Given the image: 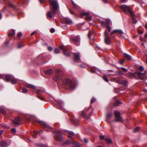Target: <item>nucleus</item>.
Wrapping results in <instances>:
<instances>
[{"label": "nucleus", "instance_id": "obj_12", "mask_svg": "<svg viewBox=\"0 0 147 147\" xmlns=\"http://www.w3.org/2000/svg\"><path fill=\"white\" fill-rule=\"evenodd\" d=\"M119 34L121 35H122L123 34V32L121 30H113L111 33V34Z\"/></svg>", "mask_w": 147, "mask_h": 147}, {"label": "nucleus", "instance_id": "obj_33", "mask_svg": "<svg viewBox=\"0 0 147 147\" xmlns=\"http://www.w3.org/2000/svg\"><path fill=\"white\" fill-rule=\"evenodd\" d=\"M103 78L104 80L106 82H108V81H109L107 77L106 76H103Z\"/></svg>", "mask_w": 147, "mask_h": 147}, {"label": "nucleus", "instance_id": "obj_57", "mask_svg": "<svg viewBox=\"0 0 147 147\" xmlns=\"http://www.w3.org/2000/svg\"><path fill=\"white\" fill-rule=\"evenodd\" d=\"M3 132V131L2 130L0 131V135L2 134Z\"/></svg>", "mask_w": 147, "mask_h": 147}, {"label": "nucleus", "instance_id": "obj_54", "mask_svg": "<svg viewBox=\"0 0 147 147\" xmlns=\"http://www.w3.org/2000/svg\"><path fill=\"white\" fill-rule=\"evenodd\" d=\"M36 32L35 31H34V32H33L31 34V35L32 36L33 35H34L36 33Z\"/></svg>", "mask_w": 147, "mask_h": 147}, {"label": "nucleus", "instance_id": "obj_16", "mask_svg": "<svg viewBox=\"0 0 147 147\" xmlns=\"http://www.w3.org/2000/svg\"><path fill=\"white\" fill-rule=\"evenodd\" d=\"M21 119L19 117L15 118L13 121V123L15 125H19L20 124V122L21 121Z\"/></svg>", "mask_w": 147, "mask_h": 147}, {"label": "nucleus", "instance_id": "obj_39", "mask_svg": "<svg viewBox=\"0 0 147 147\" xmlns=\"http://www.w3.org/2000/svg\"><path fill=\"white\" fill-rule=\"evenodd\" d=\"M112 116V114L111 113H109L107 114V118H109L110 117Z\"/></svg>", "mask_w": 147, "mask_h": 147}, {"label": "nucleus", "instance_id": "obj_6", "mask_svg": "<svg viewBox=\"0 0 147 147\" xmlns=\"http://www.w3.org/2000/svg\"><path fill=\"white\" fill-rule=\"evenodd\" d=\"M68 134L69 135L68 137V138H70L71 140H67V141H66V143L67 144L70 143H73V144H75L73 140L74 137V136L75 135L74 133L72 131H68Z\"/></svg>", "mask_w": 147, "mask_h": 147}, {"label": "nucleus", "instance_id": "obj_42", "mask_svg": "<svg viewBox=\"0 0 147 147\" xmlns=\"http://www.w3.org/2000/svg\"><path fill=\"white\" fill-rule=\"evenodd\" d=\"M22 35V34L21 32H19L18 33L17 35V36L19 38Z\"/></svg>", "mask_w": 147, "mask_h": 147}, {"label": "nucleus", "instance_id": "obj_23", "mask_svg": "<svg viewBox=\"0 0 147 147\" xmlns=\"http://www.w3.org/2000/svg\"><path fill=\"white\" fill-rule=\"evenodd\" d=\"M26 86L28 88H30L33 89L35 88V87L34 86L30 84H27L26 85Z\"/></svg>", "mask_w": 147, "mask_h": 147}, {"label": "nucleus", "instance_id": "obj_15", "mask_svg": "<svg viewBox=\"0 0 147 147\" xmlns=\"http://www.w3.org/2000/svg\"><path fill=\"white\" fill-rule=\"evenodd\" d=\"M74 61L75 62H78L80 61V56L79 54L78 53H74Z\"/></svg>", "mask_w": 147, "mask_h": 147}, {"label": "nucleus", "instance_id": "obj_26", "mask_svg": "<svg viewBox=\"0 0 147 147\" xmlns=\"http://www.w3.org/2000/svg\"><path fill=\"white\" fill-rule=\"evenodd\" d=\"M57 137L56 138L58 140L60 141L61 140V137L60 135H59V134H57Z\"/></svg>", "mask_w": 147, "mask_h": 147}, {"label": "nucleus", "instance_id": "obj_48", "mask_svg": "<svg viewBox=\"0 0 147 147\" xmlns=\"http://www.w3.org/2000/svg\"><path fill=\"white\" fill-rule=\"evenodd\" d=\"M84 141L85 143H87L88 142V140L86 138H84Z\"/></svg>", "mask_w": 147, "mask_h": 147}, {"label": "nucleus", "instance_id": "obj_31", "mask_svg": "<svg viewBox=\"0 0 147 147\" xmlns=\"http://www.w3.org/2000/svg\"><path fill=\"white\" fill-rule=\"evenodd\" d=\"M0 111L1 113H2L4 115H5L6 113L5 111L3 109H1L0 110Z\"/></svg>", "mask_w": 147, "mask_h": 147}, {"label": "nucleus", "instance_id": "obj_27", "mask_svg": "<svg viewBox=\"0 0 147 147\" xmlns=\"http://www.w3.org/2000/svg\"><path fill=\"white\" fill-rule=\"evenodd\" d=\"M15 34V32L14 31H12L10 33L9 35L8 36L9 37L12 36H14Z\"/></svg>", "mask_w": 147, "mask_h": 147}, {"label": "nucleus", "instance_id": "obj_46", "mask_svg": "<svg viewBox=\"0 0 147 147\" xmlns=\"http://www.w3.org/2000/svg\"><path fill=\"white\" fill-rule=\"evenodd\" d=\"M139 129V127H136L134 129V131L136 132Z\"/></svg>", "mask_w": 147, "mask_h": 147}, {"label": "nucleus", "instance_id": "obj_61", "mask_svg": "<svg viewBox=\"0 0 147 147\" xmlns=\"http://www.w3.org/2000/svg\"><path fill=\"white\" fill-rule=\"evenodd\" d=\"M145 36L146 38H147V34H146L145 35Z\"/></svg>", "mask_w": 147, "mask_h": 147}, {"label": "nucleus", "instance_id": "obj_14", "mask_svg": "<svg viewBox=\"0 0 147 147\" xmlns=\"http://www.w3.org/2000/svg\"><path fill=\"white\" fill-rule=\"evenodd\" d=\"M39 123L40 124L42 125L45 126V129L46 130H47V129L51 130L52 129L51 127L49 126L48 125H47L45 123L42 121H40L39 122Z\"/></svg>", "mask_w": 147, "mask_h": 147}, {"label": "nucleus", "instance_id": "obj_29", "mask_svg": "<svg viewBox=\"0 0 147 147\" xmlns=\"http://www.w3.org/2000/svg\"><path fill=\"white\" fill-rule=\"evenodd\" d=\"M22 90V92L24 93H26L28 92V90L25 88H23Z\"/></svg>", "mask_w": 147, "mask_h": 147}, {"label": "nucleus", "instance_id": "obj_3", "mask_svg": "<svg viewBox=\"0 0 147 147\" xmlns=\"http://www.w3.org/2000/svg\"><path fill=\"white\" fill-rule=\"evenodd\" d=\"M0 78L3 79L7 82H11L13 84L16 83L18 80L15 79L14 77L11 75H0Z\"/></svg>", "mask_w": 147, "mask_h": 147}, {"label": "nucleus", "instance_id": "obj_40", "mask_svg": "<svg viewBox=\"0 0 147 147\" xmlns=\"http://www.w3.org/2000/svg\"><path fill=\"white\" fill-rule=\"evenodd\" d=\"M132 20L134 23H136V20L134 18V17L132 18Z\"/></svg>", "mask_w": 147, "mask_h": 147}, {"label": "nucleus", "instance_id": "obj_2", "mask_svg": "<svg viewBox=\"0 0 147 147\" xmlns=\"http://www.w3.org/2000/svg\"><path fill=\"white\" fill-rule=\"evenodd\" d=\"M50 7L53 12V14L55 16L56 14L59 7L58 4L56 0H49Z\"/></svg>", "mask_w": 147, "mask_h": 147}, {"label": "nucleus", "instance_id": "obj_22", "mask_svg": "<svg viewBox=\"0 0 147 147\" xmlns=\"http://www.w3.org/2000/svg\"><path fill=\"white\" fill-rule=\"evenodd\" d=\"M47 15L48 19L49 18H52V13L51 11H48L47 13Z\"/></svg>", "mask_w": 147, "mask_h": 147}, {"label": "nucleus", "instance_id": "obj_56", "mask_svg": "<svg viewBox=\"0 0 147 147\" xmlns=\"http://www.w3.org/2000/svg\"><path fill=\"white\" fill-rule=\"evenodd\" d=\"M138 32L139 34H142L143 33L142 32L140 31H138Z\"/></svg>", "mask_w": 147, "mask_h": 147}, {"label": "nucleus", "instance_id": "obj_44", "mask_svg": "<svg viewBox=\"0 0 147 147\" xmlns=\"http://www.w3.org/2000/svg\"><path fill=\"white\" fill-rule=\"evenodd\" d=\"M55 30L54 28H51L50 30V32L51 33H53L54 32H55Z\"/></svg>", "mask_w": 147, "mask_h": 147}, {"label": "nucleus", "instance_id": "obj_64", "mask_svg": "<svg viewBox=\"0 0 147 147\" xmlns=\"http://www.w3.org/2000/svg\"><path fill=\"white\" fill-rule=\"evenodd\" d=\"M97 147H102L101 146H97Z\"/></svg>", "mask_w": 147, "mask_h": 147}, {"label": "nucleus", "instance_id": "obj_4", "mask_svg": "<svg viewBox=\"0 0 147 147\" xmlns=\"http://www.w3.org/2000/svg\"><path fill=\"white\" fill-rule=\"evenodd\" d=\"M92 111V108L91 107L84 109L81 114V116L84 117L86 119H88L90 117L89 115L91 114Z\"/></svg>", "mask_w": 147, "mask_h": 147}, {"label": "nucleus", "instance_id": "obj_55", "mask_svg": "<svg viewBox=\"0 0 147 147\" xmlns=\"http://www.w3.org/2000/svg\"><path fill=\"white\" fill-rule=\"evenodd\" d=\"M45 0H40V2L41 3H43Z\"/></svg>", "mask_w": 147, "mask_h": 147}, {"label": "nucleus", "instance_id": "obj_8", "mask_svg": "<svg viewBox=\"0 0 147 147\" xmlns=\"http://www.w3.org/2000/svg\"><path fill=\"white\" fill-rule=\"evenodd\" d=\"M115 120L118 121H122L123 120L122 118L120 116V114L119 112L115 111Z\"/></svg>", "mask_w": 147, "mask_h": 147}, {"label": "nucleus", "instance_id": "obj_47", "mask_svg": "<svg viewBox=\"0 0 147 147\" xmlns=\"http://www.w3.org/2000/svg\"><path fill=\"white\" fill-rule=\"evenodd\" d=\"M96 101V99L95 98H92L91 100V103H93L94 102Z\"/></svg>", "mask_w": 147, "mask_h": 147}, {"label": "nucleus", "instance_id": "obj_52", "mask_svg": "<svg viewBox=\"0 0 147 147\" xmlns=\"http://www.w3.org/2000/svg\"><path fill=\"white\" fill-rule=\"evenodd\" d=\"M88 36L89 38H91V35H90V32H89L88 34Z\"/></svg>", "mask_w": 147, "mask_h": 147}, {"label": "nucleus", "instance_id": "obj_36", "mask_svg": "<svg viewBox=\"0 0 147 147\" xmlns=\"http://www.w3.org/2000/svg\"><path fill=\"white\" fill-rule=\"evenodd\" d=\"M125 60L123 59H121L119 61V63L121 64H123L124 63H125Z\"/></svg>", "mask_w": 147, "mask_h": 147}, {"label": "nucleus", "instance_id": "obj_38", "mask_svg": "<svg viewBox=\"0 0 147 147\" xmlns=\"http://www.w3.org/2000/svg\"><path fill=\"white\" fill-rule=\"evenodd\" d=\"M23 45L22 44V43H19L18 44V47L19 48H21V47H23Z\"/></svg>", "mask_w": 147, "mask_h": 147}, {"label": "nucleus", "instance_id": "obj_34", "mask_svg": "<svg viewBox=\"0 0 147 147\" xmlns=\"http://www.w3.org/2000/svg\"><path fill=\"white\" fill-rule=\"evenodd\" d=\"M139 69L140 71H144V69L142 66H140L139 67Z\"/></svg>", "mask_w": 147, "mask_h": 147}, {"label": "nucleus", "instance_id": "obj_49", "mask_svg": "<svg viewBox=\"0 0 147 147\" xmlns=\"http://www.w3.org/2000/svg\"><path fill=\"white\" fill-rule=\"evenodd\" d=\"M48 50L49 51H51L52 50V48L51 47H48Z\"/></svg>", "mask_w": 147, "mask_h": 147}, {"label": "nucleus", "instance_id": "obj_7", "mask_svg": "<svg viewBox=\"0 0 147 147\" xmlns=\"http://www.w3.org/2000/svg\"><path fill=\"white\" fill-rule=\"evenodd\" d=\"M80 16L83 18L85 16L86 19L88 20H90L91 19V16L90 14L87 12H83L80 14Z\"/></svg>", "mask_w": 147, "mask_h": 147}, {"label": "nucleus", "instance_id": "obj_10", "mask_svg": "<svg viewBox=\"0 0 147 147\" xmlns=\"http://www.w3.org/2000/svg\"><path fill=\"white\" fill-rule=\"evenodd\" d=\"M70 39L71 40L75 43L79 42L80 40L79 37L78 36H71Z\"/></svg>", "mask_w": 147, "mask_h": 147}, {"label": "nucleus", "instance_id": "obj_62", "mask_svg": "<svg viewBox=\"0 0 147 147\" xmlns=\"http://www.w3.org/2000/svg\"><path fill=\"white\" fill-rule=\"evenodd\" d=\"M123 2H124L126 1V0H121Z\"/></svg>", "mask_w": 147, "mask_h": 147}, {"label": "nucleus", "instance_id": "obj_1", "mask_svg": "<svg viewBox=\"0 0 147 147\" xmlns=\"http://www.w3.org/2000/svg\"><path fill=\"white\" fill-rule=\"evenodd\" d=\"M63 85L66 89H72L74 87L73 81L69 78H65L63 80Z\"/></svg>", "mask_w": 147, "mask_h": 147}, {"label": "nucleus", "instance_id": "obj_11", "mask_svg": "<svg viewBox=\"0 0 147 147\" xmlns=\"http://www.w3.org/2000/svg\"><path fill=\"white\" fill-rule=\"evenodd\" d=\"M120 8L123 10L124 12H126L128 11L130 9V7L125 5H123L120 6Z\"/></svg>", "mask_w": 147, "mask_h": 147}, {"label": "nucleus", "instance_id": "obj_25", "mask_svg": "<svg viewBox=\"0 0 147 147\" xmlns=\"http://www.w3.org/2000/svg\"><path fill=\"white\" fill-rule=\"evenodd\" d=\"M53 71L51 69H50L46 71V73L48 74H51L53 73Z\"/></svg>", "mask_w": 147, "mask_h": 147}, {"label": "nucleus", "instance_id": "obj_19", "mask_svg": "<svg viewBox=\"0 0 147 147\" xmlns=\"http://www.w3.org/2000/svg\"><path fill=\"white\" fill-rule=\"evenodd\" d=\"M0 146L2 147H5L7 146V144L5 141H2L0 142Z\"/></svg>", "mask_w": 147, "mask_h": 147}, {"label": "nucleus", "instance_id": "obj_18", "mask_svg": "<svg viewBox=\"0 0 147 147\" xmlns=\"http://www.w3.org/2000/svg\"><path fill=\"white\" fill-rule=\"evenodd\" d=\"M64 20L65 21V23L67 24H71L73 23L72 21L68 18H65Z\"/></svg>", "mask_w": 147, "mask_h": 147}, {"label": "nucleus", "instance_id": "obj_60", "mask_svg": "<svg viewBox=\"0 0 147 147\" xmlns=\"http://www.w3.org/2000/svg\"><path fill=\"white\" fill-rule=\"evenodd\" d=\"M145 28L146 29H147V23L146 24Z\"/></svg>", "mask_w": 147, "mask_h": 147}, {"label": "nucleus", "instance_id": "obj_35", "mask_svg": "<svg viewBox=\"0 0 147 147\" xmlns=\"http://www.w3.org/2000/svg\"><path fill=\"white\" fill-rule=\"evenodd\" d=\"M59 52V50L57 49H55L54 50V52L56 54L58 53Z\"/></svg>", "mask_w": 147, "mask_h": 147}, {"label": "nucleus", "instance_id": "obj_5", "mask_svg": "<svg viewBox=\"0 0 147 147\" xmlns=\"http://www.w3.org/2000/svg\"><path fill=\"white\" fill-rule=\"evenodd\" d=\"M55 76L53 78V79L56 81L62 79V76L63 74L62 71L57 69L55 72Z\"/></svg>", "mask_w": 147, "mask_h": 147}, {"label": "nucleus", "instance_id": "obj_58", "mask_svg": "<svg viewBox=\"0 0 147 147\" xmlns=\"http://www.w3.org/2000/svg\"><path fill=\"white\" fill-rule=\"evenodd\" d=\"M103 1L105 3H107L108 2L107 0H103Z\"/></svg>", "mask_w": 147, "mask_h": 147}, {"label": "nucleus", "instance_id": "obj_45", "mask_svg": "<svg viewBox=\"0 0 147 147\" xmlns=\"http://www.w3.org/2000/svg\"><path fill=\"white\" fill-rule=\"evenodd\" d=\"M105 37L107 36H108V33L106 31H105Z\"/></svg>", "mask_w": 147, "mask_h": 147}, {"label": "nucleus", "instance_id": "obj_53", "mask_svg": "<svg viewBox=\"0 0 147 147\" xmlns=\"http://www.w3.org/2000/svg\"><path fill=\"white\" fill-rule=\"evenodd\" d=\"M108 30L110 32L111 31V28L109 26L108 27Z\"/></svg>", "mask_w": 147, "mask_h": 147}, {"label": "nucleus", "instance_id": "obj_30", "mask_svg": "<svg viewBox=\"0 0 147 147\" xmlns=\"http://www.w3.org/2000/svg\"><path fill=\"white\" fill-rule=\"evenodd\" d=\"M58 104L61 107H62L63 105V102L61 101H59L57 102Z\"/></svg>", "mask_w": 147, "mask_h": 147}, {"label": "nucleus", "instance_id": "obj_43", "mask_svg": "<svg viewBox=\"0 0 147 147\" xmlns=\"http://www.w3.org/2000/svg\"><path fill=\"white\" fill-rule=\"evenodd\" d=\"M99 138L100 140H102L104 139V137L103 136L101 135V136H100Z\"/></svg>", "mask_w": 147, "mask_h": 147}, {"label": "nucleus", "instance_id": "obj_20", "mask_svg": "<svg viewBox=\"0 0 147 147\" xmlns=\"http://www.w3.org/2000/svg\"><path fill=\"white\" fill-rule=\"evenodd\" d=\"M111 41L110 38L108 36H107L105 37V41L107 44H109Z\"/></svg>", "mask_w": 147, "mask_h": 147}, {"label": "nucleus", "instance_id": "obj_24", "mask_svg": "<svg viewBox=\"0 0 147 147\" xmlns=\"http://www.w3.org/2000/svg\"><path fill=\"white\" fill-rule=\"evenodd\" d=\"M128 12L129 13V14H130L131 16L132 17V18L134 17V13L130 10V9L128 11Z\"/></svg>", "mask_w": 147, "mask_h": 147}, {"label": "nucleus", "instance_id": "obj_13", "mask_svg": "<svg viewBox=\"0 0 147 147\" xmlns=\"http://www.w3.org/2000/svg\"><path fill=\"white\" fill-rule=\"evenodd\" d=\"M140 79L145 80L146 77V74L144 73H142L140 72L137 73Z\"/></svg>", "mask_w": 147, "mask_h": 147}, {"label": "nucleus", "instance_id": "obj_63", "mask_svg": "<svg viewBox=\"0 0 147 147\" xmlns=\"http://www.w3.org/2000/svg\"><path fill=\"white\" fill-rule=\"evenodd\" d=\"M80 147L79 146H75V147Z\"/></svg>", "mask_w": 147, "mask_h": 147}, {"label": "nucleus", "instance_id": "obj_21", "mask_svg": "<svg viewBox=\"0 0 147 147\" xmlns=\"http://www.w3.org/2000/svg\"><path fill=\"white\" fill-rule=\"evenodd\" d=\"M124 57L126 59L128 60H130L131 59V57L128 55L125 54L124 55Z\"/></svg>", "mask_w": 147, "mask_h": 147}, {"label": "nucleus", "instance_id": "obj_37", "mask_svg": "<svg viewBox=\"0 0 147 147\" xmlns=\"http://www.w3.org/2000/svg\"><path fill=\"white\" fill-rule=\"evenodd\" d=\"M69 11L70 13L71 14L74 15V13L73 10L71 9H69Z\"/></svg>", "mask_w": 147, "mask_h": 147}, {"label": "nucleus", "instance_id": "obj_51", "mask_svg": "<svg viewBox=\"0 0 147 147\" xmlns=\"http://www.w3.org/2000/svg\"><path fill=\"white\" fill-rule=\"evenodd\" d=\"M116 103H118V105H116L115 106H117L120 103V102L119 101L117 100V101H116Z\"/></svg>", "mask_w": 147, "mask_h": 147}, {"label": "nucleus", "instance_id": "obj_28", "mask_svg": "<svg viewBox=\"0 0 147 147\" xmlns=\"http://www.w3.org/2000/svg\"><path fill=\"white\" fill-rule=\"evenodd\" d=\"M105 140L109 143H110L112 142L111 140V139L109 138H105Z\"/></svg>", "mask_w": 147, "mask_h": 147}, {"label": "nucleus", "instance_id": "obj_32", "mask_svg": "<svg viewBox=\"0 0 147 147\" xmlns=\"http://www.w3.org/2000/svg\"><path fill=\"white\" fill-rule=\"evenodd\" d=\"M72 3L73 4V7H74L75 8H78V7L77 5H76V4L73 1L72 2Z\"/></svg>", "mask_w": 147, "mask_h": 147}, {"label": "nucleus", "instance_id": "obj_17", "mask_svg": "<svg viewBox=\"0 0 147 147\" xmlns=\"http://www.w3.org/2000/svg\"><path fill=\"white\" fill-rule=\"evenodd\" d=\"M40 131H41L40 130L37 131H34L32 132L31 135L34 138H36L37 137V135L38 134L40 133Z\"/></svg>", "mask_w": 147, "mask_h": 147}, {"label": "nucleus", "instance_id": "obj_41", "mask_svg": "<svg viewBox=\"0 0 147 147\" xmlns=\"http://www.w3.org/2000/svg\"><path fill=\"white\" fill-rule=\"evenodd\" d=\"M11 131L13 133H15L16 132V129L15 128L12 129Z\"/></svg>", "mask_w": 147, "mask_h": 147}, {"label": "nucleus", "instance_id": "obj_9", "mask_svg": "<svg viewBox=\"0 0 147 147\" xmlns=\"http://www.w3.org/2000/svg\"><path fill=\"white\" fill-rule=\"evenodd\" d=\"M60 48L63 51V54L67 56H69V53L67 51L66 47L64 46L61 45Z\"/></svg>", "mask_w": 147, "mask_h": 147}, {"label": "nucleus", "instance_id": "obj_59", "mask_svg": "<svg viewBox=\"0 0 147 147\" xmlns=\"http://www.w3.org/2000/svg\"><path fill=\"white\" fill-rule=\"evenodd\" d=\"M41 146H42V147H47L46 146L44 145H43V144L41 145Z\"/></svg>", "mask_w": 147, "mask_h": 147}, {"label": "nucleus", "instance_id": "obj_50", "mask_svg": "<svg viewBox=\"0 0 147 147\" xmlns=\"http://www.w3.org/2000/svg\"><path fill=\"white\" fill-rule=\"evenodd\" d=\"M121 69L123 71H127V69L124 68L122 67L121 68Z\"/></svg>", "mask_w": 147, "mask_h": 147}]
</instances>
